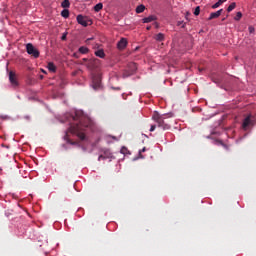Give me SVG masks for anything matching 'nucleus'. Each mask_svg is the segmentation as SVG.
Instances as JSON below:
<instances>
[{
    "instance_id": "5701e85b",
    "label": "nucleus",
    "mask_w": 256,
    "mask_h": 256,
    "mask_svg": "<svg viewBox=\"0 0 256 256\" xmlns=\"http://www.w3.org/2000/svg\"><path fill=\"white\" fill-rule=\"evenodd\" d=\"M201 13V7L197 6L194 10V15H199Z\"/></svg>"
},
{
    "instance_id": "412c9836",
    "label": "nucleus",
    "mask_w": 256,
    "mask_h": 256,
    "mask_svg": "<svg viewBox=\"0 0 256 256\" xmlns=\"http://www.w3.org/2000/svg\"><path fill=\"white\" fill-rule=\"evenodd\" d=\"M236 7L237 4L235 2L231 3L227 8L228 13H231V11H233V9H235Z\"/></svg>"
},
{
    "instance_id": "cd10ccee",
    "label": "nucleus",
    "mask_w": 256,
    "mask_h": 256,
    "mask_svg": "<svg viewBox=\"0 0 256 256\" xmlns=\"http://www.w3.org/2000/svg\"><path fill=\"white\" fill-rule=\"evenodd\" d=\"M155 129H157V125H151V127H150V131L151 132H153V131H155Z\"/></svg>"
},
{
    "instance_id": "20e7f679",
    "label": "nucleus",
    "mask_w": 256,
    "mask_h": 256,
    "mask_svg": "<svg viewBox=\"0 0 256 256\" xmlns=\"http://www.w3.org/2000/svg\"><path fill=\"white\" fill-rule=\"evenodd\" d=\"M99 65H101V60L97 58H92L88 60V63L86 64V67L90 69V71H93L95 69H98Z\"/></svg>"
},
{
    "instance_id": "bb28decb",
    "label": "nucleus",
    "mask_w": 256,
    "mask_h": 256,
    "mask_svg": "<svg viewBox=\"0 0 256 256\" xmlns=\"http://www.w3.org/2000/svg\"><path fill=\"white\" fill-rule=\"evenodd\" d=\"M248 31L250 34L255 33V28L253 26H249Z\"/></svg>"
},
{
    "instance_id": "f03ea898",
    "label": "nucleus",
    "mask_w": 256,
    "mask_h": 256,
    "mask_svg": "<svg viewBox=\"0 0 256 256\" xmlns=\"http://www.w3.org/2000/svg\"><path fill=\"white\" fill-rule=\"evenodd\" d=\"M167 117H173L172 114H159V112L155 111L152 115L153 121L157 123V127L162 129L163 131H168V129H171V125L165 123V119Z\"/></svg>"
},
{
    "instance_id": "2eb2a0df",
    "label": "nucleus",
    "mask_w": 256,
    "mask_h": 256,
    "mask_svg": "<svg viewBox=\"0 0 256 256\" xmlns=\"http://www.w3.org/2000/svg\"><path fill=\"white\" fill-rule=\"evenodd\" d=\"M79 53H81L82 55H87V53H89V48L82 46L79 48Z\"/></svg>"
},
{
    "instance_id": "393cba45",
    "label": "nucleus",
    "mask_w": 256,
    "mask_h": 256,
    "mask_svg": "<svg viewBox=\"0 0 256 256\" xmlns=\"http://www.w3.org/2000/svg\"><path fill=\"white\" fill-rule=\"evenodd\" d=\"M221 5L222 4L218 1L214 5H212V9H217V8L221 7Z\"/></svg>"
},
{
    "instance_id": "7c9ffc66",
    "label": "nucleus",
    "mask_w": 256,
    "mask_h": 256,
    "mask_svg": "<svg viewBox=\"0 0 256 256\" xmlns=\"http://www.w3.org/2000/svg\"><path fill=\"white\" fill-rule=\"evenodd\" d=\"M61 39H62V41H65V39H67V35L64 34Z\"/></svg>"
},
{
    "instance_id": "4468645a",
    "label": "nucleus",
    "mask_w": 256,
    "mask_h": 256,
    "mask_svg": "<svg viewBox=\"0 0 256 256\" xmlns=\"http://www.w3.org/2000/svg\"><path fill=\"white\" fill-rule=\"evenodd\" d=\"M61 7H63V9H69L71 7V3L69 2V0H64L61 3Z\"/></svg>"
},
{
    "instance_id": "f8f14e48",
    "label": "nucleus",
    "mask_w": 256,
    "mask_h": 256,
    "mask_svg": "<svg viewBox=\"0 0 256 256\" xmlns=\"http://www.w3.org/2000/svg\"><path fill=\"white\" fill-rule=\"evenodd\" d=\"M251 125V117H246L243 121L242 127L243 129H247V126Z\"/></svg>"
},
{
    "instance_id": "9d476101",
    "label": "nucleus",
    "mask_w": 256,
    "mask_h": 256,
    "mask_svg": "<svg viewBox=\"0 0 256 256\" xmlns=\"http://www.w3.org/2000/svg\"><path fill=\"white\" fill-rule=\"evenodd\" d=\"M153 21H157V16H155V15H150V16H148V17L142 19V22H143V23H151V22H153Z\"/></svg>"
},
{
    "instance_id": "0eeeda50",
    "label": "nucleus",
    "mask_w": 256,
    "mask_h": 256,
    "mask_svg": "<svg viewBox=\"0 0 256 256\" xmlns=\"http://www.w3.org/2000/svg\"><path fill=\"white\" fill-rule=\"evenodd\" d=\"M77 23H79V25H82V27H87V25H89V23H87V18L83 15H78L77 16Z\"/></svg>"
},
{
    "instance_id": "a878e982",
    "label": "nucleus",
    "mask_w": 256,
    "mask_h": 256,
    "mask_svg": "<svg viewBox=\"0 0 256 256\" xmlns=\"http://www.w3.org/2000/svg\"><path fill=\"white\" fill-rule=\"evenodd\" d=\"M145 151H147V148H143L142 150L139 151V155H140V158L143 159V153H145Z\"/></svg>"
},
{
    "instance_id": "dca6fc26",
    "label": "nucleus",
    "mask_w": 256,
    "mask_h": 256,
    "mask_svg": "<svg viewBox=\"0 0 256 256\" xmlns=\"http://www.w3.org/2000/svg\"><path fill=\"white\" fill-rule=\"evenodd\" d=\"M48 69L52 72L55 73L57 71V67L55 66V64H53L52 62L48 63Z\"/></svg>"
},
{
    "instance_id": "c9c22d12",
    "label": "nucleus",
    "mask_w": 256,
    "mask_h": 256,
    "mask_svg": "<svg viewBox=\"0 0 256 256\" xmlns=\"http://www.w3.org/2000/svg\"><path fill=\"white\" fill-rule=\"evenodd\" d=\"M199 71H203V69H199Z\"/></svg>"
},
{
    "instance_id": "423d86ee",
    "label": "nucleus",
    "mask_w": 256,
    "mask_h": 256,
    "mask_svg": "<svg viewBox=\"0 0 256 256\" xmlns=\"http://www.w3.org/2000/svg\"><path fill=\"white\" fill-rule=\"evenodd\" d=\"M9 81L12 87H19V81H17V75L15 74V72H9Z\"/></svg>"
},
{
    "instance_id": "c756f323",
    "label": "nucleus",
    "mask_w": 256,
    "mask_h": 256,
    "mask_svg": "<svg viewBox=\"0 0 256 256\" xmlns=\"http://www.w3.org/2000/svg\"><path fill=\"white\" fill-rule=\"evenodd\" d=\"M101 159H105V156L100 155V156L98 157V161H101Z\"/></svg>"
},
{
    "instance_id": "7ed1b4c3",
    "label": "nucleus",
    "mask_w": 256,
    "mask_h": 256,
    "mask_svg": "<svg viewBox=\"0 0 256 256\" xmlns=\"http://www.w3.org/2000/svg\"><path fill=\"white\" fill-rule=\"evenodd\" d=\"M26 51H27L28 55H32V57H34L35 59H38L39 50H37V48H35V46H33V44H31V43L26 44Z\"/></svg>"
},
{
    "instance_id": "473e14b6",
    "label": "nucleus",
    "mask_w": 256,
    "mask_h": 256,
    "mask_svg": "<svg viewBox=\"0 0 256 256\" xmlns=\"http://www.w3.org/2000/svg\"><path fill=\"white\" fill-rule=\"evenodd\" d=\"M83 61L86 63H89V59H87V58H83Z\"/></svg>"
},
{
    "instance_id": "9b49d317",
    "label": "nucleus",
    "mask_w": 256,
    "mask_h": 256,
    "mask_svg": "<svg viewBox=\"0 0 256 256\" xmlns=\"http://www.w3.org/2000/svg\"><path fill=\"white\" fill-rule=\"evenodd\" d=\"M94 55H96V57H99L100 59H105V51H103V49L96 50L94 52Z\"/></svg>"
},
{
    "instance_id": "c85d7f7f",
    "label": "nucleus",
    "mask_w": 256,
    "mask_h": 256,
    "mask_svg": "<svg viewBox=\"0 0 256 256\" xmlns=\"http://www.w3.org/2000/svg\"><path fill=\"white\" fill-rule=\"evenodd\" d=\"M67 142H68L70 145H77V142H74V141H72V140H70V139H68Z\"/></svg>"
},
{
    "instance_id": "aec40b11",
    "label": "nucleus",
    "mask_w": 256,
    "mask_h": 256,
    "mask_svg": "<svg viewBox=\"0 0 256 256\" xmlns=\"http://www.w3.org/2000/svg\"><path fill=\"white\" fill-rule=\"evenodd\" d=\"M143 11H145V5L140 4L136 7V13H143Z\"/></svg>"
},
{
    "instance_id": "39448f33",
    "label": "nucleus",
    "mask_w": 256,
    "mask_h": 256,
    "mask_svg": "<svg viewBox=\"0 0 256 256\" xmlns=\"http://www.w3.org/2000/svg\"><path fill=\"white\" fill-rule=\"evenodd\" d=\"M92 87L95 91H97V89H101V76L99 75L92 76Z\"/></svg>"
},
{
    "instance_id": "b1692460",
    "label": "nucleus",
    "mask_w": 256,
    "mask_h": 256,
    "mask_svg": "<svg viewBox=\"0 0 256 256\" xmlns=\"http://www.w3.org/2000/svg\"><path fill=\"white\" fill-rule=\"evenodd\" d=\"M217 143H218V145H222V147H224L225 149H229V146H227V144L223 143V141L218 140Z\"/></svg>"
},
{
    "instance_id": "72a5a7b5",
    "label": "nucleus",
    "mask_w": 256,
    "mask_h": 256,
    "mask_svg": "<svg viewBox=\"0 0 256 256\" xmlns=\"http://www.w3.org/2000/svg\"><path fill=\"white\" fill-rule=\"evenodd\" d=\"M147 31H151V26H147Z\"/></svg>"
},
{
    "instance_id": "4be33fe9",
    "label": "nucleus",
    "mask_w": 256,
    "mask_h": 256,
    "mask_svg": "<svg viewBox=\"0 0 256 256\" xmlns=\"http://www.w3.org/2000/svg\"><path fill=\"white\" fill-rule=\"evenodd\" d=\"M241 17H243V13L237 12L236 16L234 17L235 21H241Z\"/></svg>"
},
{
    "instance_id": "2f4dec72",
    "label": "nucleus",
    "mask_w": 256,
    "mask_h": 256,
    "mask_svg": "<svg viewBox=\"0 0 256 256\" xmlns=\"http://www.w3.org/2000/svg\"><path fill=\"white\" fill-rule=\"evenodd\" d=\"M222 5L223 3H226L227 0H218Z\"/></svg>"
},
{
    "instance_id": "1a4fd4ad",
    "label": "nucleus",
    "mask_w": 256,
    "mask_h": 256,
    "mask_svg": "<svg viewBox=\"0 0 256 256\" xmlns=\"http://www.w3.org/2000/svg\"><path fill=\"white\" fill-rule=\"evenodd\" d=\"M127 47V40L125 38H121L120 41L117 43V48L120 51H123Z\"/></svg>"
},
{
    "instance_id": "a211bd4d",
    "label": "nucleus",
    "mask_w": 256,
    "mask_h": 256,
    "mask_svg": "<svg viewBox=\"0 0 256 256\" xmlns=\"http://www.w3.org/2000/svg\"><path fill=\"white\" fill-rule=\"evenodd\" d=\"M61 16L64 17V19H69V10L68 9L62 10Z\"/></svg>"
},
{
    "instance_id": "f704fd0d",
    "label": "nucleus",
    "mask_w": 256,
    "mask_h": 256,
    "mask_svg": "<svg viewBox=\"0 0 256 256\" xmlns=\"http://www.w3.org/2000/svg\"><path fill=\"white\" fill-rule=\"evenodd\" d=\"M74 57L78 58L79 56L77 55V53H74Z\"/></svg>"
},
{
    "instance_id": "6e6552de",
    "label": "nucleus",
    "mask_w": 256,
    "mask_h": 256,
    "mask_svg": "<svg viewBox=\"0 0 256 256\" xmlns=\"http://www.w3.org/2000/svg\"><path fill=\"white\" fill-rule=\"evenodd\" d=\"M221 13H223V9H220L216 12H212L208 18V21H211L213 19H217V18L221 17Z\"/></svg>"
},
{
    "instance_id": "ddd939ff",
    "label": "nucleus",
    "mask_w": 256,
    "mask_h": 256,
    "mask_svg": "<svg viewBox=\"0 0 256 256\" xmlns=\"http://www.w3.org/2000/svg\"><path fill=\"white\" fill-rule=\"evenodd\" d=\"M154 39H155V41H159V42L165 41V34L158 33L156 36H154Z\"/></svg>"
},
{
    "instance_id": "f257e3e1",
    "label": "nucleus",
    "mask_w": 256,
    "mask_h": 256,
    "mask_svg": "<svg viewBox=\"0 0 256 256\" xmlns=\"http://www.w3.org/2000/svg\"><path fill=\"white\" fill-rule=\"evenodd\" d=\"M74 121H78V122L70 126L69 128L70 133L77 135V137H79L81 141H85L84 131L85 129H87V127H89V120L84 117L77 118L76 116L74 117Z\"/></svg>"
},
{
    "instance_id": "6ab92c4d",
    "label": "nucleus",
    "mask_w": 256,
    "mask_h": 256,
    "mask_svg": "<svg viewBox=\"0 0 256 256\" xmlns=\"http://www.w3.org/2000/svg\"><path fill=\"white\" fill-rule=\"evenodd\" d=\"M101 9H103V3H98L94 6V11H96V13H99Z\"/></svg>"
},
{
    "instance_id": "f3484780",
    "label": "nucleus",
    "mask_w": 256,
    "mask_h": 256,
    "mask_svg": "<svg viewBox=\"0 0 256 256\" xmlns=\"http://www.w3.org/2000/svg\"><path fill=\"white\" fill-rule=\"evenodd\" d=\"M129 68L131 69L130 75H133V73H135V71H137V64H135V63H130V64H129Z\"/></svg>"
}]
</instances>
